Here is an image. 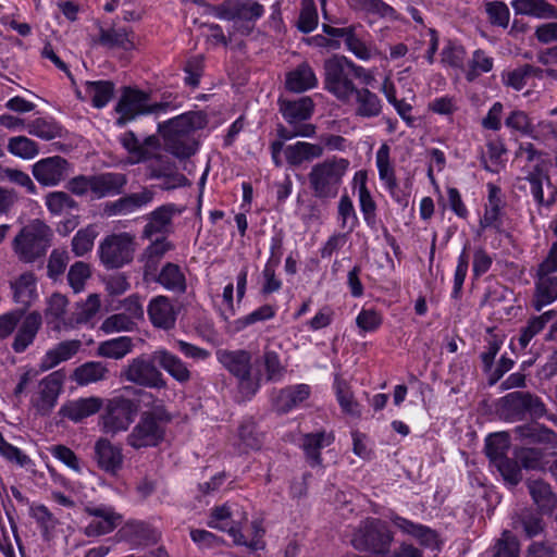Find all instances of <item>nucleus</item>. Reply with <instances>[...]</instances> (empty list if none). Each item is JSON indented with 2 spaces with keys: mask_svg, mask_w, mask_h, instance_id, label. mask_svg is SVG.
<instances>
[{
  "mask_svg": "<svg viewBox=\"0 0 557 557\" xmlns=\"http://www.w3.org/2000/svg\"><path fill=\"white\" fill-rule=\"evenodd\" d=\"M209 123L203 111H188L158 124V133L163 138L165 150L177 159L194 156L199 141L194 133L203 129Z\"/></svg>",
  "mask_w": 557,
  "mask_h": 557,
  "instance_id": "obj_1",
  "label": "nucleus"
},
{
  "mask_svg": "<svg viewBox=\"0 0 557 557\" xmlns=\"http://www.w3.org/2000/svg\"><path fill=\"white\" fill-rule=\"evenodd\" d=\"M323 70L324 89L343 103L349 102L358 88L355 78L364 86H372L375 82L373 71L357 65L345 55L336 54L326 59Z\"/></svg>",
  "mask_w": 557,
  "mask_h": 557,
  "instance_id": "obj_2",
  "label": "nucleus"
},
{
  "mask_svg": "<svg viewBox=\"0 0 557 557\" xmlns=\"http://www.w3.org/2000/svg\"><path fill=\"white\" fill-rule=\"evenodd\" d=\"M348 168L349 161L338 157L327 158L313 164L307 175L312 196L322 202L335 199Z\"/></svg>",
  "mask_w": 557,
  "mask_h": 557,
  "instance_id": "obj_3",
  "label": "nucleus"
},
{
  "mask_svg": "<svg viewBox=\"0 0 557 557\" xmlns=\"http://www.w3.org/2000/svg\"><path fill=\"white\" fill-rule=\"evenodd\" d=\"M52 239V228L44 221L35 219L18 231L11 247L21 262L35 263L46 257Z\"/></svg>",
  "mask_w": 557,
  "mask_h": 557,
  "instance_id": "obj_4",
  "label": "nucleus"
},
{
  "mask_svg": "<svg viewBox=\"0 0 557 557\" xmlns=\"http://www.w3.org/2000/svg\"><path fill=\"white\" fill-rule=\"evenodd\" d=\"M176 99L177 96H163L159 102L150 104L147 92L132 87H124L121 98L115 106V111L120 114L116 124L124 126L127 122L143 114L159 115L169 111H175L181 107Z\"/></svg>",
  "mask_w": 557,
  "mask_h": 557,
  "instance_id": "obj_5",
  "label": "nucleus"
},
{
  "mask_svg": "<svg viewBox=\"0 0 557 557\" xmlns=\"http://www.w3.org/2000/svg\"><path fill=\"white\" fill-rule=\"evenodd\" d=\"M171 421L172 414L162 404L141 412L138 422L126 437L127 445L137 450L157 447L164 441Z\"/></svg>",
  "mask_w": 557,
  "mask_h": 557,
  "instance_id": "obj_6",
  "label": "nucleus"
},
{
  "mask_svg": "<svg viewBox=\"0 0 557 557\" xmlns=\"http://www.w3.org/2000/svg\"><path fill=\"white\" fill-rule=\"evenodd\" d=\"M545 413V404L539 396L530 392H511L496 403V414L507 422L523 421L528 418L537 419Z\"/></svg>",
  "mask_w": 557,
  "mask_h": 557,
  "instance_id": "obj_7",
  "label": "nucleus"
},
{
  "mask_svg": "<svg viewBox=\"0 0 557 557\" xmlns=\"http://www.w3.org/2000/svg\"><path fill=\"white\" fill-rule=\"evenodd\" d=\"M222 366L238 379L239 393L250 399L259 391L262 381L260 370L251 375V354L245 349L222 350L218 352Z\"/></svg>",
  "mask_w": 557,
  "mask_h": 557,
  "instance_id": "obj_8",
  "label": "nucleus"
},
{
  "mask_svg": "<svg viewBox=\"0 0 557 557\" xmlns=\"http://www.w3.org/2000/svg\"><path fill=\"white\" fill-rule=\"evenodd\" d=\"M394 535L385 521L368 518L356 530L351 544L358 550H367L375 556H389Z\"/></svg>",
  "mask_w": 557,
  "mask_h": 557,
  "instance_id": "obj_9",
  "label": "nucleus"
},
{
  "mask_svg": "<svg viewBox=\"0 0 557 557\" xmlns=\"http://www.w3.org/2000/svg\"><path fill=\"white\" fill-rule=\"evenodd\" d=\"M236 513H238V510L235 511L228 505L214 507L211 510L208 524L211 528L227 532L237 545L246 546L252 550L262 548L261 536L264 531L259 528L257 522H253L256 535L251 541H248L242 533V522L246 521L247 517L242 515L240 519H235Z\"/></svg>",
  "mask_w": 557,
  "mask_h": 557,
  "instance_id": "obj_10",
  "label": "nucleus"
},
{
  "mask_svg": "<svg viewBox=\"0 0 557 557\" xmlns=\"http://www.w3.org/2000/svg\"><path fill=\"white\" fill-rule=\"evenodd\" d=\"M156 363V351L151 355L143 354L133 358L122 369L121 377L145 388L163 389L166 387V381Z\"/></svg>",
  "mask_w": 557,
  "mask_h": 557,
  "instance_id": "obj_11",
  "label": "nucleus"
},
{
  "mask_svg": "<svg viewBox=\"0 0 557 557\" xmlns=\"http://www.w3.org/2000/svg\"><path fill=\"white\" fill-rule=\"evenodd\" d=\"M134 250L131 235L112 234L107 236L99 246L100 261L107 269H120L133 260Z\"/></svg>",
  "mask_w": 557,
  "mask_h": 557,
  "instance_id": "obj_12",
  "label": "nucleus"
},
{
  "mask_svg": "<svg viewBox=\"0 0 557 557\" xmlns=\"http://www.w3.org/2000/svg\"><path fill=\"white\" fill-rule=\"evenodd\" d=\"M73 172V165L61 156L38 160L32 166L35 180L45 187H54L64 182Z\"/></svg>",
  "mask_w": 557,
  "mask_h": 557,
  "instance_id": "obj_13",
  "label": "nucleus"
},
{
  "mask_svg": "<svg viewBox=\"0 0 557 557\" xmlns=\"http://www.w3.org/2000/svg\"><path fill=\"white\" fill-rule=\"evenodd\" d=\"M64 374L54 371L44 377L38 384V392L32 397V405L40 416H48L55 407L61 393Z\"/></svg>",
  "mask_w": 557,
  "mask_h": 557,
  "instance_id": "obj_14",
  "label": "nucleus"
},
{
  "mask_svg": "<svg viewBox=\"0 0 557 557\" xmlns=\"http://www.w3.org/2000/svg\"><path fill=\"white\" fill-rule=\"evenodd\" d=\"M132 403L125 398H114L109 401L101 416L102 431L114 436L126 431L133 421Z\"/></svg>",
  "mask_w": 557,
  "mask_h": 557,
  "instance_id": "obj_15",
  "label": "nucleus"
},
{
  "mask_svg": "<svg viewBox=\"0 0 557 557\" xmlns=\"http://www.w3.org/2000/svg\"><path fill=\"white\" fill-rule=\"evenodd\" d=\"M41 326L42 315L39 311L23 313L11 345L13 351L16 354L26 351L34 344Z\"/></svg>",
  "mask_w": 557,
  "mask_h": 557,
  "instance_id": "obj_16",
  "label": "nucleus"
},
{
  "mask_svg": "<svg viewBox=\"0 0 557 557\" xmlns=\"http://www.w3.org/2000/svg\"><path fill=\"white\" fill-rule=\"evenodd\" d=\"M85 512L94 519L86 525L87 536H100L112 532L122 522V516L112 507H86Z\"/></svg>",
  "mask_w": 557,
  "mask_h": 557,
  "instance_id": "obj_17",
  "label": "nucleus"
},
{
  "mask_svg": "<svg viewBox=\"0 0 557 557\" xmlns=\"http://www.w3.org/2000/svg\"><path fill=\"white\" fill-rule=\"evenodd\" d=\"M94 459L99 469L115 475L123 467L124 457L120 446L112 444L106 437H100L94 446Z\"/></svg>",
  "mask_w": 557,
  "mask_h": 557,
  "instance_id": "obj_18",
  "label": "nucleus"
},
{
  "mask_svg": "<svg viewBox=\"0 0 557 557\" xmlns=\"http://www.w3.org/2000/svg\"><path fill=\"white\" fill-rule=\"evenodd\" d=\"M154 198V191L144 187L138 193L125 195L104 206V213L108 216L126 215L148 206Z\"/></svg>",
  "mask_w": 557,
  "mask_h": 557,
  "instance_id": "obj_19",
  "label": "nucleus"
},
{
  "mask_svg": "<svg viewBox=\"0 0 557 557\" xmlns=\"http://www.w3.org/2000/svg\"><path fill=\"white\" fill-rule=\"evenodd\" d=\"M280 345L268 343L264 348L262 356L256 360L258 370L261 371L262 377L264 376L267 382H280L286 373V364L282 361L280 355Z\"/></svg>",
  "mask_w": 557,
  "mask_h": 557,
  "instance_id": "obj_20",
  "label": "nucleus"
},
{
  "mask_svg": "<svg viewBox=\"0 0 557 557\" xmlns=\"http://www.w3.org/2000/svg\"><path fill=\"white\" fill-rule=\"evenodd\" d=\"M278 110L289 125H297L312 116L314 102L309 96H304L295 100L280 98Z\"/></svg>",
  "mask_w": 557,
  "mask_h": 557,
  "instance_id": "obj_21",
  "label": "nucleus"
},
{
  "mask_svg": "<svg viewBox=\"0 0 557 557\" xmlns=\"http://www.w3.org/2000/svg\"><path fill=\"white\" fill-rule=\"evenodd\" d=\"M10 287L13 293V301L23 307L21 311L25 312L38 298L37 278L33 272L22 273L10 282Z\"/></svg>",
  "mask_w": 557,
  "mask_h": 557,
  "instance_id": "obj_22",
  "label": "nucleus"
},
{
  "mask_svg": "<svg viewBox=\"0 0 557 557\" xmlns=\"http://www.w3.org/2000/svg\"><path fill=\"white\" fill-rule=\"evenodd\" d=\"M181 213L182 210L174 203H165L158 207L148 216V223L143 231L144 236L151 238L156 234L169 232L173 218Z\"/></svg>",
  "mask_w": 557,
  "mask_h": 557,
  "instance_id": "obj_23",
  "label": "nucleus"
},
{
  "mask_svg": "<svg viewBox=\"0 0 557 557\" xmlns=\"http://www.w3.org/2000/svg\"><path fill=\"white\" fill-rule=\"evenodd\" d=\"M557 300V274L536 271L532 306L541 311L545 306Z\"/></svg>",
  "mask_w": 557,
  "mask_h": 557,
  "instance_id": "obj_24",
  "label": "nucleus"
},
{
  "mask_svg": "<svg viewBox=\"0 0 557 557\" xmlns=\"http://www.w3.org/2000/svg\"><path fill=\"white\" fill-rule=\"evenodd\" d=\"M147 312L153 326L170 330L176 322V311L166 296H157L148 305Z\"/></svg>",
  "mask_w": 557,
  "mask_h": 557,
  "instance_id": "obj_25",
  "label": "nucleus"
},
{
  "mask_svg": "<svg viewBox=\"0 0 557 557\" xmlns=\"http://www.w3.org/2000/svg\"><path fill=\"white\" fill-rule=\"evenodd\" d=\"M174 248L175 246L172 242L162 237L153 240L144 250L140 261L143 262V274L145 281H148L151 275H156L163 257Z\"/></svg>",
  "mask_w": 557,
  "mask_h": 557,
  "instance_id": "obj_26",
  "label": "nucleus"
},
{
  "mask_svg": "<svg viewBox=\"0 0 557 557\" xmlns=\"http://www.w3.org/2000/svg\"><path fill=\"white\" fill-rule=\"evenodd\" d=\"M354 98V114L361 119L377 117L383 110V102L381 98L368 86L358 87L352 95Z\"/></svg>",
  "mask_w": 557,
  "mask_h": 557,
  "instance_id": "obj_27",
  "label": "nucleus"
},
{
  "mask_svg": "<svg viewBox=\"0 0 557 557\" xmlns=\"http://www.w3.org/2000/svg\"><path fill=\"white\" fill-rule=\"evenodd\" d=\"M148 281L160 284L164 289L174 294H185L187 282L181 267L173 262H166L156 275H151Z\"/></svg>",
  "mask_w": 557,
  "mask_h": 557,
  "instance_id": "obj_28",
  "label": "nucleus"
},
{
  "mask_svg": "<svg viewBox=\"0 0 557 557\" xmlns=\"http://www.w3.org/2000/svg\"><path fill=\"white\" fill-rule=\"evenodd\" d=\"M127 184V177L119 172H106L92 175V194L101 199L122 194Z\"/></svg>",
  "mask_w": 557,
  "mask_h": 557,
  "instance_id": "obj_29",
  "label": "nucleus"
},
{
  "mask_svg": "<svg viewBox=\"0 0 557 557\" xmlns=\"http://www.w3.org/2000/svg\"><path fill=\"white\" fill-rule=\"evenodd\" d=\"M323 153V146L308 141H297L284 148L285 161L292 168H298L305 162L319 159Z\"/></svg>",
  "mask_w": 557,
  "mask_h": 557,
  "instance_id": "obj_30",
  "label": "nucleus"
},
{
  "mask_svg": "<svg viewBox=\"0 0 557 557\" xmlns=\"http://www.w3.org/2000/svg\"><path fill=\"white\" fill-rule=\"evenodd\" d=\"M158 364L176 382L186 384L191 380V371L180 357L165 349L156 350Z\"/></svg>",
  "mask_w": 557,
  "mask_h": 557,
  "instance_id": "obj_31",
  "label": "nucleus"
},
{
  "mask_svg": "<svg viewBox=\"0 0 557 557\" xmlns=\"http://www.w3.org/2000/svg\"><path fill=\"white\" fill-rule=\"evenodd\" d=\"M102 407V399L96 396L78 398L63 405L60 413L73 422L82 420L97 413Z\"/></svg>",
  "mask_w": 557,
  "mask_h": 557,
  "instance_id": "obj_32",
  "label": "nucleus"
},
{
  "mask_svg": "<svg viewBox=\"0 0 557 557\" xmlns=\"http://www.w3.org/2000/svg\"><path fill=\"white\" fill-rule=\"evenodd\" d=\"M391 521L404 534L417 539L423 546L433 547L437 544V533L426 525L414 523L396 513L391 516Z\"/></svg>",
  "mask_w": 557,
  "mask_h": 557,
  "instance_id": "obj_33",
  "label": "nucleus"
},
{
  "mask_svg": "<svg viewBox=\"0 0 557 557\" xmlns=\"http://www.w3.org/2000/svg\"><path fill=\"white\" fill-rule=\"evenodd\" d=\"M391 521L404 534L417 539L423 546L433 547L437 544V533L426 525L414 523L396 513L391 516Z\"/></svg>",
  "mask_w": 557,
  "mask_h": 557,
  "instance_id": "obj_34",
  "label": "nucleus"
},
{
  "mask_svg": "<svg viewBox=\"0 0 557 557\" xmlns=\"http://www.w3.org/2000/svg\"><path fill=\"white\" fill-rule=\"evenodd\" d=\"M310 395V387L307 384L287 386L280 391L274 399V408L278 413H287Z\"/></svg>",
  "mask_w": 557,
  "mask_h": 557,
  "instance_id": "obj_35",
  "label": "nucleus"
},
{
  "mask_svg": "<svg viewBox=\"0 0 557 557\" xmlns=\"http://www.w3.org/2000/svg\"><path fill=\"white\" fill-rule=\"evenodd\" d=\"M318 85V78L308 63L299 64L295 70L286 74V89L293 92H304Z\"/></svg>",
  "mask_w": 557,
  "mask_h": 557,
  "instance_id": "obj_36",
  "label": "nucleus"
},
{
  "mask_svg": "<svg viewBox=\"0 0 557 557\" xmlns=\"http://www.w3.org/2000/svg\"><path fill=\"white\" fill-rule=\"evenodd\" d=\"M82 346L81 341L72 339L59 343L54 348L49 349L41 359L40 369L42 371L50 370L59 363L71 359L75 356Z\"/></svg>",
  "mask_w": 557,
  "mask_h": 557,
  "instance_id": "obj_37",
  "label": "nucleus"
},
{
  "mask_svg": "<svg viewBox=\"0 0 557 557\" xmlns=\"http://www.w3.org/2000/svg\"><path fill=\"white\" fill-rule=\"evenodd\" d=\"M109 373L107 364L100 361H87L74 370L72 380L77 385L85 386L107 380Z\"/></svg>",
  "mask_w": 557,
  "mask_h": 557,
  "instance_id": "obj_38",
  "label": "nucleus"
},
{
  "mask_svg": "<svg viewBox=\"0 0 557 557\" xmlns=\"http://www.w3.org/2000/svg\"><path fill=\"white\" fill-rule=\"evenodd\" d=\"M98 42L107 48H120L126 51L135 48L134 34L126 27L100 28Z\"/></svg>",
  "mask_w": 557,
  "mask_h": 557,
  "instance_id": "obj_39",
  "label": "nucleus"
},
{
  "mask_svg": "<svg viewBox=\"0 0 557 557\" xmlns=\"http://www.w3.org/2000/svg\"><path fill=\"white\" fill-rule=\"evenodd\" d=\"M511 7L516 14L536 18L557 17V10L546 0H512Z\"/></svg>",
  "mask_w": 557,
  "mask_h": 557,
  "instance_id": "obj_40",
  "label": "nucleus"
},
{
  "mask_svg": "<svg viewBox=\"0 0 557 557\" xmlns=\"http://www.w3.org/2000/svg\"><path fill=\"white\" fill-rule=\"evenodd\" d=\"M527 486L534 504L542 512H548L553 510L557 498L548 483L541 479L528 480Z\"/></svg>",
  "mask_w": 557,
  "mask_h": 557,
  "instance_id": "obj_41",
  "label": "nucleus"
},
{
  "mask_svg": "<svg viewBox=\"0 0 557 557\" xmlns=\"http://www.w3.org/2000/svg\"><path fill=\"white\" fill-rule=\"evenodd\" d=\"M331 444V438L324 432L309 433L302 438L301 448L310 467L322 466L321 449Z\"/></svg>",
  "mask_w": 557,
  "mask_h": 557,
  "instance_id": "obj_42",
  "label": "nucleus"
},
{
  "mask_svg": "<svg viewBox=\"0 0 557 557\" xmlns=\"http://www.w3.org/2000/svg\"><path fill=\"white\" fill-rule=\"evenodd\" d=\"M360 177L358 196L360 211L363 214L364 222L368 226L374 227L376 224V203L373 200L369 188L367 187V174L364 172L356 173L355 178Z\"/></svg>",
  "mask_w": 557,
  "mask_h": 557,
  "instance_id": "obj_43",
  "label": "nucleus"
},
{
  "mask_svg": "<svg viewBox=\"0 0 557 557\" xmlns=\"http://www.w3.org/2000/svg\"><path fill=\"white\" fill-rule=\"evenodd\" d=\"M375 159L380 180L384 182V185L389 194L395 196V189H397V180L394 168L391 163L388 145L383 144L379 148Z\"/></svg>",
  "mask_w": 557,
  "mask_h": 557,
  "instance_id": "obj_44",
  "label": "nucleus"
},
{
  "mask_svg": "<svg viewBox=\"0 0 557 557\" xmlns=\"http://www.w3.org/2000/svg\"><path fill=\"white\" fill-rule=\"evenodd\" d=\"M350 8L391 21L398 20L396 10L383 0H348Z\"/></svg>",
  "mask_w": 557,
  "mask_h": 557,
  "instance_id": "obj_45",
  "label": "nucleus"
},
{
  "mask_svg": "<svg viewBox=\"0 0 557 557\" xmlns=\"http://www.w3.org/2000/svg\"><path fill=\"white\" fill-rule=\"evenodd\" d=\"M114 90L115 85L111 81L86 82L85 84V91L90 98L91 104L97 109H101L109 103Z\"/></svg>",
  "mask_w": 557,
  "mask_h": 557,
  "instance_id": "obj_46",
  "label": "nucleus"
},
{
  "mask_svg": "<svg viewBox=\"0 0 557 557\" xmlns=\"http://www.w3.org/2000/svg\"><path fill=\"white\" fill-rule=\"evenodd\" d=\"M45 205L52 215L69 214L78 210L77 201L66 191H50L45 196Z\"/></svg>",
  "mask_w": 557,
  "mask_h": 557,
  "instance_id": "obj_47",
  "label": "nucleus"
},
{
  "mask_svg": "<svg viewBox=\"0 0 557 557\" xmlns=\"http://www.w3.org/2000/svg\"><path fill=\"white\" fill-rule=\"evenodd\" d=\"M515 433L519 438L529 440L532 443H553L557 438L556 432L539 423L518 425Z\"/></svg>",
  "mask_w": 557,
  "mask_h": 557,
  "instance_id": "obj_48",
  "label": "nucleus"
},
{
  "mask_svg": "<svg viewBox=\"0 0 557 557\" xmlns=\"http://www.w3.org/2000/svg\"><path fill=\"white\" fill-rule=\"evenodd\" d=\"M133 349V341L128 336H120L99 344L97 352L99 356L122 359Z\"/></svg>",
  "mask_w": 557,
  "mask_h": 557,
  "instance_id": "obj_49",
  "label": "nucleus"
},
{
  "mask_svg": "<svg viewBox=\"0 0 557 557\" xmlns=\"http://www.w3.org/2000/svg\"><path fill=\"white\" fill-rule=\"evenodd\" d=\"M513 528H521L524 534L531 539L543 532L544 521L541 513L531 509H524L513 522Z\"/></svg>",
  "mask_w": 557,
  "mask_h": 557,
  "instance_id": "obj_50",
  "label": "nucleus"
},
{
  "mask_svg": "<svg viewBox=\"0 0 557 557\" xmlns=\"http://www.w3.org/2000/svg\"><path fill=\"white\" fill-rule=\"evenodd\" d=\"M27 132L44 140H51L62 136V127L51 119L37 117L29 122Z\"/></svg>",
  "mask_w": 557,
  "mask_h": 557,
  "instance_id": "obj_51",
  "label": "nucleus"
},
{
  "mask_svg": "<svg viewBox=\"0 0 557 557\" xmlns=\"http://www.w3.org/2000/svg\"><path fill=\"white\" fill-rule=\"evenodd\" d=\"M509 445V435L505 432L487 436L485 441V453L492 465L498 461V459L506 457Z\"/></svg>",
  "mask_w": 557,
  "mask_h": 557,
  "instance_id": "obj_52",
  "label": "nucleus"
},
{
  "mask_svg": "<svg viewBox=\"0 0 557 557\" xmlns=\"http://www.w3.org/2000/svg\"><path fill=\"white\" fill-rule=\"evenodd\" d=\"M67 299L65 296L54 293L47 302L45 317L48 324H53L54 329H60V323L64 320Z\"/></svg>",
  "mask_w": 557,
  "mask_h": 557,
  "instance_id": "obj_53",
  "label": "nucleus"
},
{
  "mask_svg": "<svg viewBox=\"0 0 557 557\" xmlns=\"http://www.w3.org/2000/svg\"><path fill=\"white\" fill-rule=\"evenodd\" d=\"M553 314L554 311H547L541 315L533 317L528 321L527 325L521 329V334L518 339L521 348H525L532 338L544 330Z\"/></svg>",
  "mask_w": 557,
  "mask_h": 557,
  "instance_id": "obj_54",
  "label": "nucleus"
},
{
  "mask_svg": "<svg viewBox=\"0 0 557 557\" xmlns=\"http://www.w3.org/2000/svg\"><path fill=\"white\" fill-rule=\"evenodd\" d=\"M527 181L530 183V191L539 205L548 207L555 202V191L547 199L544 198L543 171L540 163L534 165L533 171L528 174Z\"/></svg>",
  "mask_w": 557,
  "mask_h": 557,
  "instance_id": "obj_55",
  "label": "nucleus"
},
{
  "mask_svg": "<svg viewBox=\"0 0 557 557\" xmlns=\"http://www.w3.org/2000/svg\"><path fill=\"white\" fill-rule=\"evenodd\" d=\"M98 232L95 225H88L79 230L72 239V251L75 256L82 257L89 252L92 247Z\"/></svg>",
  "mask_w": 557,
  "mask_h": 557,
  "instance_id": "obj_56",
  "label": "nucleus"
},
{
  "mask_svg": "<svg viewBox=\"0 0 557 557\" xmlns=\"http://www.w3.org/2000/svg\"><path fill=\"white\" fill-rule=\"evenodd\" d=\"M336 398L342 410L351 416H359V405L355 400L348 383L339 377L335 379Z\"/></svg>",
  "mask_w": 557,
  "mask_h": 557,
  "instance_id": "obj_57",
  "label": "nucleus"
},
{
  "mask_svg": "<svg viewBox=\"0 0 557 557\" xmlns=\"http://www.w3.org/2000/svg\"><path fill=\"white\" fill-rule=\"evenodd\" d=\"M493 466L498 470L504 481L511 486L518 485L522 480L521 466L515 458H508L507 456L498 459Z\"/></svg>",
  "mask_w": 557,
  "mask_h": 557,
  "instance_id": "obj_58",
  "label": "nucleus"
},
{
  "mask_svg": "<svg viewBox=\"0 0 557 557\" xmlns=\"http://www.w3.org/2000/svg\"><path fill=\"white\" fill-rule=\"evenodd\" d=\"M492 552V557H519L520 545L517 537L510 531L505 530L495 542Z\"/></svg>",
  "mask_w": 557,
  "mask_h": 557,
  "instance_id": "obj_59",
  "label": "nucleus"
},
{
  "mask_svg": "<svg viewBox=\"0 0 557 557\" xmlns=\"http://www.w3.org/2000/svg\"><path fill=\"white\" fill-rule=\"evenodd\" d=\"M515 458L525 470H544V453L537 448L521 447L515 450Z\"/></svg>",
  "mask_w": 557,
  "mask_h": 557,
  "instance_id": "obj_60",
  "label": "nucleus"
},
{
  "mask_svg": "<svg viewBox=\"0 0 557 557\" xmlns=\"http://www.w3.org/2000/svg\"><path fill=\"white\" fill-rule=\"evenodd\" d=\"M493 64V59L488 57L483 50H475L473 52L472 59L469 62V69L466 72L467 81L473 82L482 73L492 71Z\"/></svg>",
  "mask_w": 557,
  "mask_h": 557,
  "instance_id": "obj_61",
  "label": "nucleus"
},
{
  "mask_svg": "<svg viewBox=\"0 0 557 557\" xmlns=\"http://www.w3.org/2000/svg\"><path fill=\"white\" fill-rule=\"evenodd\" d=\"M337 211L342 228H347V234L351 233L358 226L359 220L354 203L347 195L341 197Z\"/></svg>",
  "mask_w": 557,
  "mask_h": 557,
  "instance_id": "obj_62",
  "label": "nucleus"
},
{
  "mask_svg": "<svg viewBox=\"0 0 557 557\" xmlns=\"http://www.w3.org/2000/svg\"><path fill=\"white\" fill-rule=\"evenodd\" d=\"M318 25V12L313 0H301V10L297 22L298 29L308 34Z\"/></svg>",
  "mask_w": 557,
  "mask_h": 557,
  "instance_id": "obj_63",
  "label": "nucleus"
},
{
  "mask_svg": "<svg viewBox=\"0 0 557 557\" xmlns=\"http://www.w3.org/2000/svg\"><path fill=\"white\" fill-rule=\"evenodd\" d=\"M8 150L20 158L32 159L38 153V146L25 136H16L9 140Z\"/></svg>",
  "mask_w": 557,
  "mask_h": 557,
  "instance_id": "obj_64",
  "label": "nucleus"
}]
</instances>
